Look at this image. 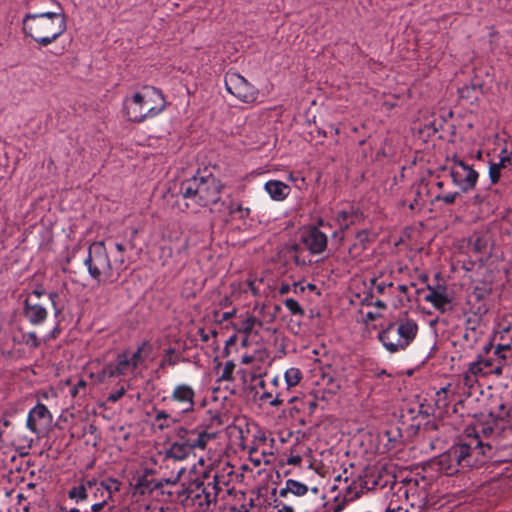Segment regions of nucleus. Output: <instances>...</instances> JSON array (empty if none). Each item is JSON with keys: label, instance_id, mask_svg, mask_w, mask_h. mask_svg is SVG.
I'll list each match as a JSON object with an SVG mask.
<instances>
[{"label": "nucleus", "instance_id": "f257e3e1", "mask_svg": "<svg viewBox=\"0 0 512 512\" xmlns=\"http://www.w3.org/2000/svg\"><path fill=\"white\" fill-rule=\"evenodd\" d=\"M493 457V447L484 443L478 433H467L459 443L431 460L433 470L453 476L470 468L480 466Z\"/></svg>", "mask_w": 512, "mask_h": 512}, {"label": "nucleus", "instance_id": "f03ea898", "mask_svg": "<svg viewBox=\"0 0 512 512\" xmlns=\"http://www.w3.org/2000/svg\"><path fill=\"white\" fill-rule=\"evenodd\" d=\"M66 29V16L62 12L27 13L22 20L23 33L42 47L55 42Z\"/></svg>", "mask_w": 512, "mask_h": 512}, {"label": "nucleus", "instance_id": "7ed1b4c3", "mask_svg": "<svg viewBox=\"0 0 512 512\" xmlns=\"http://www.w3.org/2000/svg\"><path fill=\"white\" fill-rule=\"evenodd\" d=\"M219 478L217 473H204L195 480L182 484L175 491L177 500L187 507H196L202 511L208 510L211 504H216L221 491Z\"/></svg>", "mask_w": 512, "mask_h": 512}, {"label": "nucleus", "instance_id": "20e7f679", "mask_svg": "<svg viewBox=\"0 0 512 512\" xmlns=\"http://www.w3.org/2000/svg\"><path fill=\"white\" fill-rule=\"evenodd\" d=\"M223 184L212 174L194 175L193 177L181 182L180 194L182 197L201 207L212 206L221 211L225 202L221 200V190Z\"/></svg>", "mask_w": 512, "mask_h": 512}, {"label": "nucleus", "instance_id": "39448f33", "mask_svg": "<svg viewBox=\"0 0 512 512\" xmlns=\"http://www.w3.org/2000/svg\"><path fill=\"white\" fill-rule=\"evenodd\" d=\"M165 108L166 100L163 92L153 86H144L141 91L126 97L123 102L125 117L136 123L158 116Z\"/></svg>", "mask_w": 512, "mask_h": 512}, {"label": "nucleus", "instance_id": "423d86ee", "mask_svg": "<svg viewBox=\"0 0 512 512\" xmlns=\"http://www.w3.org/2000/svg\"><path fill=\"white\" fill-rule=\"evenodd\" d=\"M418 333V325L413 319L405 318L390 323L381 330L377 338L391 354L405 351L414 341Z\"/></svg>", "mask_w": 512, "mask_h": 512}, {"label": "nucleus", "instance_id": "0eeeda50", "mask_svg": "<svg viewBox=\"0 0 512 512\" xmlns=\"http://www.w3.org/2000/svg\"><path fill=\"white\" fill-rule=\"evenodd\" d=\"M90 277L98 283L102 277L108 279L112 276V264L104 242H93L88 247L87 257L83 261Z\"/></svg>", "mask_w": 512, "mask_h": 512}, {"label": "nucleus", "instance_id": "6e6552de", "mask_svg": "<svg viewBox=\"0 0 512 512\" xmlns=\"http://www.w3.org/2000/svg\"><path fill=\"white\" fill-rule=\"evenodd\" d=\"M226 90L244 103L255 102L258 89L237 72L228 71L224 78Z\"/></svg>", "mask_w": 512, "mask_h": 512}, {"label": "nucleus", "instance_id": "1a4fd4ad", "mask_svg": "<svg viewBox=\"0 0 512 512\" xmlns=\"http://www.w3.org/2000/svg\"><path fill=\"white\" fill-rule=\"evenodd\" d=\"M176 438L187 446L191 453L195 450H205L208 443L215 439L216 433L208 430V426L199 425L194 429L178 427L175 430Z\"/></svg>", "mask_w": 512, "mask_h": 512}, {"label": "nucleus", "instance_id": "9d476101", "mask_svg": "<svg viewBox=\"0 0 512 512\" xmlns=\"http://www.w3.org/2000/svg\"><path fill=\"white\" fill-rule=\"evenodd\" d=\"M169 400L179 408V415H187L195 411L196 391L188 383L180 382L173 386L170 395L163 397L162 401Z\"/></svg>", "mask_w": 512, "mask_h": 512}, {"label": "nucleus", "instance_id": "9b49d317", "mask_svg": "<svg viewBox=\"0 0 512 512\" xmlns=\"http://www.w3.org/2000/svg\"><path fill=\"white\" fill-rule=\"evenodd\" d=\"M453 183L463 192L475 188L479 174L467 163L456 160L450 172Z\"/></svg>", "mask_w": 512, "mask_h": 512}, {"label": "nucleus", "instance_id": "f8f14e48", "mask_svg": "<svg viewBox=\"0 0 512 512\" xmlns=\"http://www.w3.org/2000/svg\"><path fill=\"white\" fill-rule=\"evenodd\" d=\"M302 372L299 368L291 367L284 373L285 387L275 391V397L269 402L271 406L278 407L284 402L292 403L296 400L295 396H290V390L296 387L301 379Z\"/></svg>", "mask_w": 512, "mask_h": 512}, {"label": "nucleus", "instance_id": "ddd939ff", "mask_svg": "<svg viewBox=\"0 0 512 512\" xmlns=\"http://www.w3.org/2000/svg\"><path fill=\"white\" fill-rule=\"evenodd\" d=\"M185 468L182 467L177 472V476L174 480L163 479L157 480L154 477V474L150 471H145L144 474L139 476L135 483V490L137 493L141 495L151 494L153 491L160 489L165 484L175 485L176 482L180 479L181 475L184 473Z\"/></svg>", "mask_w": 512, "mask_h": 512}, {"label": "nucleus", "instance_id": "4468645a", "mask_svg": "<svg viewBox=\"0 0 512 512\" xmlns=\"http://www.w3.org/2000/svg\"><path fill=\"white\" fill-rule=\"evenodd\" d=\"M302 241L311 254L318 255L326 250L328 237L317 226H309L302 234Z\"/></svg>", "mask_w": 512, "mask_h": 512}, {"label": "nucleus", "instance_id": "2eb2a0df", "mask_svg": "<svg viewBox=\"0 0 512 512\" xmlns=\"http://www.w3.org/2000/svg\"><path fill=\"white\" fill-rule=\"evenodd\" d=\"M23 316L31 325L39 326L46 321L48 311L39 301L27 296L23 303Z\"/></svg>", "mask_w": 512, "mask_h": 512}, {"label": "nucleus", "instance_id": "dca6fc26", "mask_svg": "<svg viewBox=\"0 0 512 512\" xmlns=\"http://www.w3.org/2000/svg\"><path fill=\"white\" fill-rule=\"evenodd\" d=\"M51 421L52 415L48 408L42 403H37L28 413L26 426L31 432L38 433L40 428H45Z\"/></svg>", "mask_w": 512, "mask_h": 512}, {"label": "nucleus", "instance_id": "f3484780", "mask_svg": "<svg viewBox=\"0 0 512 512\" xmlns=\"http://www.w3.org/2000/svg\"><path fill=\"white\" fill-rule=\"evenodd\" d=\"M363 214L359 208L348 205L335 214L334 221L342 233L362 220Z\"/></svg>", "mask_w": 512, "mask_h": 512}, {"label": "nucleus", "instance_id": "a211bd4d", "mask_svg": "<svg viewBox=\"0 0 512 512\" xmlns=\"http://www.w3.org/2000/svg\"><path fill=\"white\" fill-rule=\"evenodd\" d=\"M427 291V294L424 296L426 302H429L436 310L442 313L448 310L451 304V298L445 286L438 285L432 287L428 285Z\"/></svg>", "mask_w": 512, "mask_h": 512}, {"label": "nucleus", "instance_id": "6ab92c4d", "mask_svg": "<svg viewBox=\"0 0 512 512\" xmlns=\"http://www.w3.org/2000/svg\"><path fill=\"white\" fill-rule=\"evenodd\" d=\"M378 440L387 451L397 450L403 444V434L398 426L390 425L378 433Z\"/></svg>", "mask_w": 512, "mask_h": 512}, {"label": "nucleus", "instance_id": "aec40b11", "mask_svg": "<svg viewBox=\"0 0 512 512\" xmlns=\"http://www.w3.org/2000/svg\"><path fill=\"white\" fill-rule=\"evenodd\" d=\"M112 370L109 371L110 375L114 377L126 376L133 374L136 370L129 359V352L125 351L119 353L114 361L109 362Z\"/></svg>", "mask_w": 512, "mask_h": 512}, {"label": "nucleus", "instance_id": "412c9836", "mask_svg": "<svg viewBox=\"0 0 512 512\" xmlns=\"http://www.w3.org/2000/svg\"><path fill=\"white\" fill-rule=\"evenodd\" d=\"M95 485L96 480H86L81 485L72 487L68 492V496L70 499L75 500L77 504L90 501L91 492Z\"/></svg>", "mask_w": 512, "mask_h": 512}, {"label": "nucleus", "instance_id": "4be33fe9", "mask_svg": "<svg viewBox=\"0 0 512 512\" xmlns=\"http://www.w3.org/2000/svg\"><path fill=\"white\" fill-rule=\"evenodd\" d=\"M264 189L274 201H283L291 192L290 186L279 180L267 181Z\"/></svg>", "mask_w": 512, "mask_h": 512}, {"label": "nucleus", "instance_id": "5701e85b", "mask_svg": "<svg viewBox=\"0 0 512 512\" xmlns=\"http://www.w3.org/2000/svg\"><path fill=\"white\" fill-rule=\"evenodd\" d=\"M192 454L187 446L181 441V438H176L165 451V459H173L176 461H183Z\"/></svg>", "mask_w": 512, "mask_h": 512}, {"label": "nucleus", "instance_id": "b1692460", "mask_svg": "<svg viewBox=\"0 0 512 512\" xmlns=\"http://www.w3.org/2000/svg\"><path fill=\"white\" fill-rule=\"evenodd\" d=\"M121 482L115 478H107L100 482L96 481L95 489L100 491V498L107 501L112 500L113 494L120 491Z\"/></svg>", "mask_w": 512, "mask_h": 512}, {"label": "nucleus", "instance_id": "393cba45", "mask_svg": "<svg viewBox=\"0 0 512 512\" xmlns=\"http://www.w3.org/2000/svg\"><path fill=\"white\" fill-rule=\"evenodd\" d=\"M152 351V345L148 340L142 341L133 353H129V359L136 369L142 365Z\"/></svg>", "mask_w": 512, "mask_h": 512}, {"label": "nucleus", "instance_id": "a878e982", "mask_svg": "<svg viewBox=\"0 0 512 512\" xmlns=\"http://www.w3.org/2000/svg\"><path fill=\"white\" fill-rule=\"evenodd\" d=\"M491 292V288L488 287L486 284H482L481 286H475L472 290L471 294L469 295V302L475 300L479 302V306L477 307V314H483L486 313L488 308L482 301L486 299Z\"/></svg>", "mask_w": 512, "mask_h": 512}, {"label": "nucleus", "instance_id": "bb28decb", "mask_svg": "<svg viewBox=\"0 0 512 512\" xmlns=\"http://www.w3.org/2000/svg\"><path fill=\"white\" fill-rule=\"evenodd\" d=\"M180 415L174 416L165 410H157L154 422L159 430H165L170 428L173 424L180 421Z\"/></svg>", "mask_w": 512, "mask_h": 512}, {"label": "nucleus", "instance_id": "cd10ccee", "mask_svg": "<svg viewBox=\"0 0 512 512\" xmlns=\"http://www.w3.org/2000/svg\"><path fill=\"white\" fill-rule=\"evenodd\" d=\"M360 484V479H353L347 486L344 488L343 499L346 502H352L358 499L364 492L362 485Z\"/></svg>", "mask_w": 512, "mask_h": 512}, {"label": "nucleus", "instance_id": "c85d7f7f", "mask_svg": "<svg viewBox=\"0 0 512 512\" xmlns=\"http://www.w3.org/2000/svg\"><path fill=\"white\" fill-rule=\"evenodd\" d=\"M180 362V355L176 352V349L169 347L164 350V355L160 361L159 368L165 369L167 366L174 367Z\"/></svg>", "mask_w": 512, "mask_h": 512}, {"label": "nucleus", "instance_id": "c756f323", "mask_svg": "<svg viewBox=\"0 0 512 512\" xmlns=\"http://www.w3.org/2000/svg\"><path fill=\"white\" fill-rule=\"evenodd\" d=\"M358 479H360V484L362 485L363 492L371 491L375 489L378 485H380L379 480L380 478L375 475L374 472L367 471L362 476H358Z\"/></svg>", "mask_w": 512, "mask_h": 512}, {"label": "nucleus", "instance_id": "7c9ffc66", "mask_svg": "<svg viewBox=\"0 0 512 512\" xmlns=\"http://www.w3.org/2000/svg\"><path fill=\"white\" fill-rule=\"evenodd\" d=\"M256 328H262V322L254 316H248L241 321L238 331L244 335H250Z\"/></svg>", "mask_w": 512, "mask_h": 512}, {"label": "nucleus", "instance_id": "2f4dec72", "mask_svg": "<svg viewBox=\"0 0 512 512\" xmlns=\"http://www.w3.org/2000/svg\"><path fill=\"white\" fill-rule=\"evenodd\" d=\"M227 209L231 216H236L241 220L248 218L251 213L249 207H244L241 203H236L233 200L229 202Z\"/></svg>", "mask_w": 512, "mask_h": 512}, {"label": "nucleus", "instance_id": "473e14b6", "mask_svg": "<svg viewBox=\"0 0 512 512\" xmlns=\"http://www.w3.org/2000/svg\"><path fill=\"white\" fill-rule=\"evenodd\" d=\"M458 93L460 98L470 100L473 102L478 99L479 94L481 93V87L475 84L470 86L465 85L458 89Z\"/></svg>", "mask_w": 512, "mask_h": 512}, {"label": "nucleus", "instance_id": "72a5a7b5", "mask_svg": "<svg viewBox=\"0 0 512 512\" xmlns=\"http://www.w3.org/2000/svg\"><path fill=\"white\" fill-rule=\"evenodd\" d=\"M15 343H23L29 348L36 349L40 346V340L37 337L36 332L31 331L27 333H23L21 340H17L16 338L13 339Z\"/></svg>", "mask_w": 512, "mask_h": 512}, {"label": "nucleus", "instance_id": "f704fd0d", "mask_svg": "<svg viewBox=\"0 0 512 512\" xmlns=\"http://www.w3.org/2000/svg\"><path fill=\"white\" fill-rule=\"evenodd\" d=\"M288 490L291 491V494L301 497L307 494L308 486L302 482H299L294 479H288Z\"/></svg>", "mask_w": 512, "mask_h": 512}, {"label": "nucleus", "instance_id": "c9c22d12", "mask_svg": "<svg viewBox=\"0 0 512 512\" xmlns=\"http://www.w3.org/2000/svg\"><path fill=\"white\" fill-rule=\"evenodd\" d=\"M113 505L104 498H100V501L91 503L88 512H111Z\"/></svg>", "mask_w": 512, "mask_h": 512}, {"label": "nucleus", "instance_id": "e433bc0d", "mask_svg": "<svg viewBox=\"0 0 512 512\" xmlns=\"http://www.w3.org/2000/svg\"><path fill=\"white\" fill-rule=\"evenodd\" d=\"M112 370L110 363H106L100 371L92 373L91 377L95 378L96 382L104 383L107 379L115 378L114 375H110L109 371Z\"/></svg>", "mask_w": 512, "mask_h": 512}, {"label": "nucleus", "instance_id": "4c0bfd02", "mask_svg": "<svg viewBox=\"0 0 512 512\" xmlns=\"http://www.w3.org/2000/svg\"><path fill=\"white\" fill-rule=\"evenodd\" d=\"M283 303L292 315H295V316H297V315L303 316L304 315L303 308L300 306V304L295 299L287 298L284 300Z\"/></svg>", "mask_w": 512, "mask_h": 512}, {"label": "nucleus", "instance_id": "58836bf2", "mask_svg": "<svg viewBox=\"0 0 512 512\" xmlns=\"http://www.w3.org/2000/svg\"><path fill=\"white\" fill-rule=\"evenodd\" d=\"M371 286L377 291L378 294L384 295L387 289L393 287V282L379 281V277H374L370 280Z\"/></svg>", "mask_w": 512, "mask_h": 512}, {"label": "nucleus", "instance_id": "ea45409f", "mask_svg": "<svg viewBox=\"0 0 512 512\" xmlns=\"http://www.w3.org/2000/svg\"><path fill=\"white\" fill-rule=\"evenodd\" d=\"M235 369V363L233 361H227L224 364L222 373L218 379L219 382L221 381H232L234 379L233 372Z\"/></svg>", "mask_w": 512, "mask_h": 512}, {"label": "nucleus", "instance_id": "a19ab883", "mask_svg": "<svg viewBox=\"0 0 512 512\" xmlns=\"http://www.w3.org/2000/svg\"><path fill=\"white\" fill-rule=\"evenodd\" d=\"M489 363L484 361H475L469 364L468 372L473 375L477 376L479 374L484 375L486 371L484 370L485 367H488Z\"/></svg>", "mask_w": 512, "mask_h": 512}, {"label": "nucleus", "instance_id": "79ce46f5", "mask_svg": "<svg viewBox=\"0 0 512 512\" xmlns=\"http://www.w3.org/2000/svg\"><path fill=\"white\" fill-rule=\"evenodd\" d=\"M501 169L503 166H498V163H490L489 166V178L492 184H496L501 176Z\"/></svg>", "mask_w": 512, "mask_h": 512}, {"label": "nucleus", "instance_id": "37998d69", "mask_svg": "<svg viewBox=\"0 0 512 512\" xmlns=\"http://www.w3.org/2000/svg\"><path fill=\"white\" fill-rule=\"evenodd\" d=\"M509 164H512V152H509L507 147H504L499 154L498 166L506 168Z\"/></svg>", "mask_w": 512, "mask_h": 512}, {"label": "nucleus", "instance_id": "c03bdc74", "mask_svg": "<svg viewBox=\"0 0 512 512\" xmlns=\"http://www.w3.org/2000/svg\"><path fill=\"white\" fill-rule=\"evenodd\" d=\"M303 409L307 408L308 414H313L317 408V400L315 397H308L302 401Z\"/></svg>", "mask_w": 512, "mask_h": 512}, {"label": "nucleus", "instance_id": "a18cd8bd", "mask_svg": "<svg viewBox=\"0 0 512 512\" xmlns=\"http://www.w3.org/2000/svg\"><path fill=\"white\" fill-rule=\"evenodd\" d=\"M126 393V388L124 386H121L116 391L110 393L107 397V401L110 403H116L119 401Z\"/></svg>", "mask_w": 512, "mask_h": 512}, {"label": "nucleus", "instance_id": "49530a36", "mask_svg": "<svg viewBox=\"0 0 512 512\" xmlns=\"http://www.w3.org/2000/svg\"><path fill=\"white\" fill-rule=\"evenodd\" d=\"M458 196H459V192H453V193H448V194L442 195V196L438 195V196H436V200L442 201L447 205H451V204L455 203L456 198Z\"/></svg>", "mask_w": 512, "mask_h": 512}, {"label": "nucleus", "instance_id": "de8ad7c7", "mask_svg": "<svg viewBox=\"0 0 512 512\" xmlns=\"http://www.w3.org/2000/svg\"><path fill=\"white\" fill-rule=\"evenodd\" d=\"M501 339L509 341L507 344L501 345L502 347H505V348H508V349L512 348V326L504 329L501 332Z\"/></svg>", "mask_w": 512, "mask_h": 512}, {"label": "nucleus", "instance_id": "09e8293b", "mask_svg": "<svg viewBox=\"0 0 512 512\" xmlns=\"http://www.w3.org/2000/svg\"><path fill=\"white\" fill-rule=\"evenodd\" d=\"M251 373L253 378L260 377L264 374L262 364L259 360L255 359V363L251 364Z\"/></svg>", "mask_w": 512, "mask_h": 512}, {"label": "nucleus", "instance_id": "8fccbe9b", "mask_svg": "<svg viewBox=\"0 0 512 512\" xmlns=\"http://www.w3.org/2000/svg\"><path fill=\"white\" fill-rule=\"evenodd\" d=\"M86 386H87V383L85 380L83 379H80L76 385L71 389V394L73 397H75L76 395H78L81 391H83L85 393V389H86Z\"/></svg>", "mask_w": 512, "mask_h": 512}, {"label": "nucleus", "instance_id": "3c124183", "mask_svg": "<svg viewBox=\"0 0 512 512\" xmlns=\"http://www.w3.org/2000/svg\"><path fill=\"white\" fill-rule=\"evenodd\" d=\"M245 291H250L252 295L258 296L260 294L257 280H248L247 281V289Z\"/></svg>", "mask_w": 512, "mask_h": 512}, {"label": "nucleus", "instance_id": "603ef678", "mask_svg": "<svg viewBox=\"0 0 512 512\" xmlns=\"http://www.w3.org/2000/svg\"><path fill=\"white\" fill-rule=\"evenodd\" d=\"M275 508H277V512H294L292 506L282 503L281 501L275 500Z\"/></svg>", "mask_w": 512, "mask_h": 512}, {"label": "nucleus", "instance_id": "864d4df0", "mask_svg": "<svg viewBox=\"0 0 512 512\" xmlns=\"http://www.w3.org/2000/svg\"><path fill=\"white\" fill-rule=\"evenodd\" d=\"M237 342V335L230 336L225 343L224 355H229V347L235 345Z\"/></svg>", "mask_w": 512, "mask_h": 512}, {"label": "nucleus", "instance_id": "5fc2aeb1", "mask_svg": "<svg viewBox=\"0 0 512 512\" xmlns=\"http://www.w3.org/2000/svg\"><path fill=\"white\" fill-rule=\"evenodd\" d=\"M43 295H45V290L40 287L30 292L27 296H32V299L39 301Z\"/></svg>", "mask_w": 512, "mask_h": 512}, {"label": "nucleus", "instance_id": "6e6d98bb", "mask_svg": "<svg viewBox=\"0 0 512 512\" xmlns=\"http://www.w3.org/2000/svg\"><path fill=\"white\" fill-rule=\"evenodd\" d=\"M256 357L254 355H243L241 358V363L244 365H251L255 363Z\"/></svg>", "mask_w": 512, "mask_h": 512}, {"label": "nucleus", "instance_id": "4d7b16f0", "mask_svg": "<svg viewBox=\"0 0 512 512\" xmlns=\"http://www.w3.org/2000/svg\"><path fill=\"white\" fill-rule=\"evenodd\" d=\"M301 462H302V457L300 455L291 456L287 460V464L294 465V466L300 465Z\"/></svg>", "mask_w": 512, "mask_h": 512}, {"label": "nucleus", "instance_id": "13d9d810", "mask_svg": "<svg viewBox=\"0 0 512 512\" xmlns=\"http://www.w3.org/2000/svg\"><path fill=\"white\" fill-rule=\"evenodd\" d=\"M341 480H343L345 483H348L349 481V476H348V469L345 468L343 470V473L342 474H339L338 476L335 477L334 481L335 482H340Z\"/></svg>", "mask_w": 512, "mask_h": 512}, {"label": "nucleus", "instance_id": "bf43d9fd", "mask_svg": "<svg viewBox=\"0 0 512 512\" xmlns=\"http://www.w3.org/2000/svg\"><path fill=\"white\" fill-rule=\"evenodd\" d=\"M57 298H58V294L57 293H55V292L49 293V299H50V301L52 303V306L55 309V313L59 314L61 312V310L59 308H57V306H56V299Z\"/></svg>", "mask_w": 512, "mask_h": 512}, {"label": "nucleus", "instance_id": "052dcab7", "mask_svg": "<svg viewBox=\"0 0 512 512\" xmlns=\"http://www.w3.org/2000/svg\"><path fill=\"white\" fill-rule=\"evenodd\" d=\"M209 413L211 414V425H213L214 423L217 424L218 426L222 425L221 416L219 414L212 413L211 411H209Z\"/></svg>", "mask_w": 512, "mask_h": 512}, {"label": "nucleus", "instance_id": "680f3d73", "mask_svg": "<svg viewBox=\"0 0 512 512\" xmlns=\"http://www.w3.org/2000/svg\"><path fill=\"white\" fill-rule=\"evenodd\" d=\"M385 512H407V510H403V509H402L400 506H398V505L393 506V504H392V503H390V504L387 506V508H386Z\"/></svg>", "mask_w": 512, "mask_h": 512}, {"label": "nucleus", "instance_id": "e2e57ef3", "mask_svg": "<svg viewBox=\"0 0 512 512\" xmlns=\"http://www.w3.org/2000/svg\"><path fill=\"white\" fill-rule=\"evenodd\" d=\"M357 239L361 242V243H364L365 241H367L368 239V232L363 230V231H360L357 233Z\"/></svg>", "mask_w": 512, "mask_h": 512}, {"label": "nucleus", "instance_id": "0e129e2a", "mask_svg": "<svg viewBox=\"0 0 512 512\" xmlns=\"http://www.w3.org/2000/svg\"><path fill=\"white\" fill-rule=\"evenodd\" d=\"M315 226H317L319 230H320V228H331L332 227L329 222L324 221L322 218L318 219L317 224Z\"/></svg>", "mask_w": 512, "mask_h": 512}, {"label": "nucleus", "instance_id": "69168bd1", "mask_svg": "<svg viewBox=\"0 0 512 512\" xmlns=\"http://www.w3.org/2000/svg\"><path fill=\"white\" fill-rule=\"evenodd\" d=\"M289 493H291V491L288 490V480H287L286 483H285V487L281 488L279 490V496L280 497H286Z\"/></svg>", "mask_w": 512, "mask_h": 512}, {"label": "nucleus", "instance_id": "338daca9", "mask_svg": "<svg viewBox=\"0 0 512 512\" xmlns=\"http://www.w3.org/2000/svg\"><path fill=\"white\" fill-rule=\"evenodd\" d=\"M290 290H291V288L288 284H282L279 288V294L285 295V294L289 293Z\"/></svg>", "mask_w": 512, "mask_h": 512}, {"label": "nucleus", "instance_id": "774afa93", "mask_svg": "<svg viewBox=\"0 0 512 512\" xmlns=\"http://www.w3.org/2000/svg\"><path fill=\"white\" fill-rule=\"evenodd\" d=\"M59 512H82L79 508H66V507H61L60 508V511ZM83 512H88L87 509H85Z\"/></svg>", "mask_w": 512, "mask_h": 512}]
</instances>
